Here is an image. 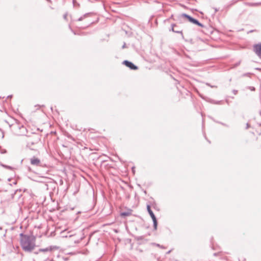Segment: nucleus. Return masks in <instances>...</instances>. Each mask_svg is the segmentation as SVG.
I'll return each mask as SVG.
<instances>
[{"label":"nucleus","instance_id":"f257e3e1","mask_svg":"<svg viewBox=\"0 0 261 261\" xmlns=\"http://www.w3.org/2000/svg\"><path fill=\"white\" fill-rule=\"evenodd\" d=\"M36 238L34 237L21 234L20 245L25 252H31L35 248Z\"/></svg>","mask_w":261,"mask_h":261},{"label":"nucleus","instance_id":"f03ea898","mask_svg":"<svg viewBox=\"0 0 261 261\" xmlns=\"http://www.w3.org/2000/svg\"><path fill=\"white\" fill-rule=\"evenodd\" d=\"M147 211H148V212L150 217H151V218H152V219L153 220V224H154V227L156 229V227H157V220H156V218L155 217V215H154L153 212L151 210L150 205H148L147 206Z\"/></svg>","mask_w":261,"mask_h":261},{"label":"nucleus","instance_id":"7ed1b4c3","mask_svg":"<svg viewBox=\"0 0 261 261\" xmlns=\"http://www.w3.org/2000/svg\"><path fill=\"white\" fill-rule=\"evenodd\" d=\"M254 51L260 57H261V43L255 44L253 46Z\"/></svg>","mask_w":261,"mask_h":261},{"label":"nucleus","instance_id":"20e7f679","mask_svg":"<svg viewBox=\"0 0 261 261\" xmlns=\"http://www.w3.org/2000/svg\"><path fill=\"white\" fill-rule=\"evenodd\" d=\"M123 64L131 69L137 70L138 69V67L136 66L129 61L125 60L123 61Z\"/></svg>","mask_w":261,"mask_h":261},{"label":"nucleus","instance_id":"39448f33","mask_svg":"<svg viewBox=\"0 0 261 261\" xmlns=\"http://www.w3.org/2000/svg\"><path fill=\"white\" fill-rule=\"evenodd\" d=\"M31 163L33 165L39 166L40 163V161L39 159L34 157L31 159Z\"/></svg>","mask_w":261,"mask_h":261},{"label":"nucleus","instance_id":"423d86ee","mask_svg":"<svg viewBox=\"0 0 261 261\" xmlns=\"http://www.w3.org/2000/svg\"><path fill=\"white\" fill-rule=\"evenodd\" d=\"M189 20L190 21V22H193L194 23L196 24H197L201 27H203V25L201 24L200 23H199L197 20H196L195 19L193 18V17H187Z\"/></svg>","mask_w":261,"mask_h":261},{"label":"nucleus","instance_id":"0eeeda50","mask_svg":"<svg viewBox=\"0 0 261 261\" xmlns=\"http://www.w3.org/2000/svg\"><path fill=\"white\" fill-rule=\"evenodd\" d=\"M132 215V211L129 210L128 212H123L121 213L120 215L122 217H126V216H129Z\"/></svg>","mask_w":261,"mask_h":261},{"label":"nucleus","instance_id":"6e6552de","mask_svg":"<svg viewBox=\"0 0 261 261\" xmlns=\"http://www.w3.org/2000/svg\"><path fill=\"white\" fill-rule=\"evenodd\" d=\"M73 5L74 7H77L79 6V4L76 3L75 0H73Z\"/></svg>","mask_w":261,"mask_h":261},{"label":"nucleus","instance_id":"1a4fd4ad","mask_svg":"<svg viewBox=\"0 0 261 261\" xmlns=\"http://www.w3.org/2000/svg\"><path fill=\"white\" fill-rule=\"evenodd\" d=\"M180 16H190V15H189L188 14H186V13H182L180 15Z\"/></svg>","mask_w":261,"mask_h":261},{"label":"nucleus","instance_id":"9d476101","mask_svg":"<svg viewBox=\"0 0 261 261\" xmlns=\"http://www.w3.org/2000/svg\"><path fill=\"white\" fill-rule=\"evenodd\" d=\"M40 251H48V249L47 248L45 249H40Z\"/></svg>","mask_w":261,"mask_h":261},{"label":"nucleus","instance_id":"9b49d317","mask_svg":"<svg viewBox=\"0 0 261 261\" xmlns=\"http://www.w3.org/2000/svg\"><path fill=\"white\" fill-rule=\"evenodd\" d=\"M63 16H64V17L67 16V14H64Z\"/></svg>","mask_w":261,"mask_h":261},{"label":"nucleus","instance_id":"f8f14e48","mask_svg":"<svg viewBox=\"0 0 261 261\" xmlns=\"http://www.w3.org/2000/svg\"><path fill=\"white\" fill-rule=\"evenodd\" d=\"M86 15H87V14H85V15H83V16L85 17V16H86Z\"/></svg>","mask_w":261,"mask_h":261},{"label":"nucleus","instance_id":"ddd939ff","mask_svg":"<svg viewBox=\"0 0 261 261\" xmlns=\"http://www.w3.org/2000/svg\"><path fill=\"white\" fill-rule=\"evenodd\" d=\"M218 11V10H217V9H215V11L216 12V11Z\"/></svg>","mask_w":261,"mask_h":261}]
</instances>
